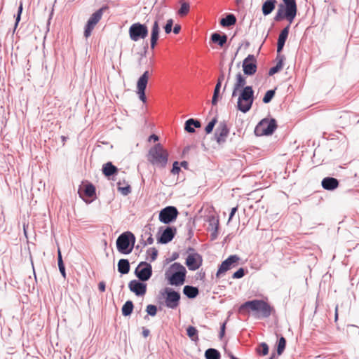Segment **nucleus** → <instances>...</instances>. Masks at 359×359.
I'll return each instance as SVG.
<instances>
[{
  "mask_svg": "<svg viewBox=\"0 0 359 359\" xmlns=\"http://www.w3.org/2000/svg\"><path fill=\"white\" fill-rule=\"evenodd\" d=\"M225 329H226V322L223 323L222 325H221L220 331L225 332Z\"/></svg>",
  "mask_w": 359,
  "mask_h": 359,
  "instance_id": "obj_62",
  "label": "nucleus"
},
{
  "mask_svg": "<svg viewBox=\"0 0 359 359\" xmlns=\"http://www.w3.org/2000/svg\"><path fill=\"white\" fill-rule=\"evenodd\" d=\"M186 274L185 267L180 263L175 262L166 270L165 276L170 285L180 286L184 284Z\"/></svg>",
  "mask_w": 359,
  "mask_h": 359,
  "instance_id": "obj_4",
  "label": "nucleus"
},
{
  "mask_svg": "<svg viewBox=\"0 0 359 359\" xmlns=\"http://www.w3.org/2000/svg\"><path fill=\"white\" fill-rule=\"evenodd\" d=\"M98 288H99L100 291L104 292L105 288H106L105 283L104 281L100 282L98 284Z\"/></svg>",
  "mask_w": 359,
  "mask_h": 359,
  "instance_id": "obj_54",
  "label": "nucleus"
},
{
  "mask_svg": "<svg viewBox=\"0 0 359 359\" xmlns=\"http://www.w3.org/2000/svg\"><path fill=\"white\" fill-rule=\"evenodd\" d=\"M84 194L88 197H93L95 195V187L91 184L88 183L86 184L83 189Z\"/></svg>",
  "mask_w": 359,
  "mask_h": 359,
  "instance_id": "obj_34",
  "label": "nucleus"
},
{
  "mask_svg": "<svg viewBox=\"0 0 359 359\" xmlns=\"http://www.w3.org/2000/svg\"><path fill=\"white\" fill-rule=\"evenodd\" d=\"M173 26V20L169 19L167 20L165 25L164 26V30L166 34H170L172 32V27Z\"/></svg>",
  "mask_w": 359,
  "mask_h": 359,
  "instance_id": "obj_47",
  "label": "nucleus"
},
{
  "mask_svg": "<svg viewBox=\"0 0 359 359\" xmlns=\"http://www.w3.org/2000/svg\"><path fill=\"white\" fill-rule=\"evenodd\" d=\"M135 274L140 281H147L152 276L151 265L146 262H141L136 267Z\"/></svg>",
  "mask_w": 359,
  "mask_h": 359,
  "instance_id": "obj_12",
  "label": "nucleus"
},
{
  "mask_svg": "<svg viewBox=\"0 0 359 359\" xmlns=\"http://www.w3.org/2000/svg\"><path fill=\"white\" fill-rule=\"evenodd\" d=\"M183 293L189 299L196 297L199 293L198 287L191 285H185L183 288Z\"/></svg>",
  "mask_w": 359,
  "mask_h": 359,
  "instance_id": "obj_29",
  "label": "nucleus"
},
{
  "mask_svg": "<svg viewBox=\"0 0 359 359\" xmlns=\"http://www.w3.org/2000/svg\"><path fill=\"white\" fill-rule=\"evenodd\" d=\"M178 214L176 207L167 206L160 211L158 218L162 223L168 224L177 219Z\"/></svg>",
  "mask_w": 359,
  "mask_h": 359,
  "instance_id": "obj_11",
  "label": "nucleus"
},
{
  "mask_svg": "<svg viewBox=\"0 0 359 359\" xmlns=\"http://www.w3.org/2000/svg\"><path fill=\"white\" fill-rule=\"evenodd\" d=\"M202 257L198 253L189 254L186 259V265L191 271L198 269L202 264Z\"/></svg>",
  "mask_w": 359,
  "mask_h": 359,
  "instance_id": "obj_18",
  "label": "nucleus"
},
{
  "mask_svg": "<svg viewBox=\"0 0 359 359\" xmlns=\"http://www.w3.org/2000/svg\"><path fill=\"white\" fill-rule=\"evenodd\" d=\"M219 228V220L214 216H211L208 219V231H212Z\"/></svg>",
  "mask_w": 359,
  "mask_h": 359,
  "instance_id": "obj_36",
  "label": "nucleus"
},
{
  "mask_svg": "<svg viewBox=\"0 0 359 359\" xmlns=\"http://www.w3.org/2000/svg\"><path fill=\"white\" fill-rule=\"evenodd\" d=\"M276 59L278 60L276 65L271 67L269 71V76H272L278 73L283 68L285 56L283 55H278Z\"/></svg>",
  "mask_w": 359,
  "mask_h": 359,
  "instance_id": "obj_28",
  "label": "nucleus"
},
{
  "mask_svg": "<svg viewBox=\"0 0 359 359\" xmlns=\"http://www.w3.org/2000/svg\"><path fill=\"white\" fill-rule=\"evenodd\" d=\"M257 352L259 355H266L269 353V346L266 343L262 342L257 348Z\"/></svg>",
  "mask_w": 359,
  "mask_h": 359,
  "instance_id": "obj_41",
  "label": "nucleus"
},
{
  "mask_svg": "<svg viewBox=\"0 0 359 359\" xmlns=\"http://www.w3.org/2000/svg\"><path fill=\"white\" fill-rule=\"evenodd\" d=\"M180 165H181L182 167L184 168L185 169H187V168H188V165H189V164H188V162H187V161H182V162L180 163Z\"/></svg>",
  "mask_w": 359,
  "mask_h": 359,
  "instance_id": "obj_61",
  "label": "nucleus"
},
{
  "mask_svg": "<svg viewBox=\"0 0 359 359\" xmlns=\"http://www.w3.org/2000/svg\"><path fill=\"white\" fill-rule=\"evenodd\" d=\"M150 331L149 329L142 327V335L144 337H147L149 335Z\"/></svg>",
  "mask_w": 359,
  "mask_h": 359,
  "instance_id": "obj_57",
  "label": "nucleus"
},
{
  "mask_svg": "<svg viewBox=\"0 0 359 359\" xmlns=\"http://www.w3.org/2000/svg\"><path fill=\"white\" fill-rule=\"evenodd\" d=\"M257 60L254 55H248L243 62V70L247 76L254 75L257 72Z\"/></svg>",
  "mask_w": 359,
  "mask_h": 359,
  "instance_id": "obj_15",
  "label": "nucleus"
},
{
  "mask_svg": "<svg viewBox=\"0 0 359 359\" xmlns=\"http://www.w3.org/2000/svg\"><path fill=\"white\" fill-rule=\"evenodd\" d=\"M148 32L147 26L140 22L133 23L130 25L128 30L129 36L133 41L144 39L148 36Z\"/></svg>",
  "mask_w": 359,
  "mask_h": 359,
  "instance_id": "obj_8",
  "label": "nucleus"
},
{
  "mask_svg": "<svg viewBox=\"0 0 359 359\" xmlns=\"http://www.w3.org/2000/svg\"><path fill=\"white\" fill-rule=\"evenodd\" d=\"M224 73H222L217 79V82H219L220 85H222V81L224 80Z\"/></svg>",
  "mask_w": 359,
  "mask_h": 359,
  "instance_id": "obj_59",
  "label": "nucleus"
},
{
  "mask_svg": "<svg viewBox=\"0 0 359 359\" xmlns=\"http://www.w3.org/2000/svg\"><path fill=\"white\" fill-rule=\"evenodd\" d=\"M245 274V270L243 268H240L232 275L233 279H239L243 278Z\"/></svg>",
  "mask_w": 359,
  "mask_h": 359,
  "instance_id": "obj_46",
  "label": "nucleus"
},
{
  "mask_svg": "<svg viewBox=\"0 0 359 359\" xmlns=\"http://www.w3.org/2000/svg\"><path fill=\"white\" fill-rule=\"evenodd\" d=\"M135 243V236L130 231L122 233L116 239V248L118 251L123 255L130 254Z\"/></svg>",
  "mask_w": 359,
  "mask_h": 359,
  "instance_id": "obj_6",
  "label": "nucleus"
},
{
  "mask_svg": "<svg viewBox=\"0 0 359 359\" xmlns=\"http://www.w3.org/2000/svg\"><path fill=\"white\" fill-rule=\"evenodd\" d=\"M227 35L224 33L220 34L214 32L211 34L210 40L212 43L218 44L220 47H223L227 41Z\"/></svg>",
  "mask_w": 359,
  "mask_h": 359,
  "instance_id": "obj_23",
  "label": "nucleus"
},
{
  "mask_svg": "<svg viewBox=\"0 0 359 359\" xmlns=\"http://www.w3.org/2000/svg\"><path fill=\"white\" fill-rule=\"evenodd\" d=\"M285 44L281 43V42H277V53H280L283 49V47H284ZM278 55H280V54H278Z\"/></svg>",
  "mask_w": 359,
  "mask_h": 359,
  "instance_id": "obj_53",
  "label": "nucleus"
},
{
  "mask_svg": "<svg viewBox=\"0 0 359 359\" xmlns=\"http://www.w3.org/2000/svg\"><path fill=\"white\" fill-rule=\"evenodd\" d=\"M246 79L241 74V73H238L236 76V82L233 85V91H232V97H236L238 95V91L245 88L246 86Z\"/></svg>",
  "mask_w": 359,
  "mask_h": 359,
  "instance_id": "obj_21",
  "label": "nucleus"
},
{
  "mask_svg": "<svg viewBox=\"0 0 359 359\" xmlns=\"http://www.w3.org/2000/svg\"><path fill=\"white\" fill-rule=\"evenodd\" d=\"M205 357L206 359H220L221 354L218 350L210 348L205 351Z\"/></svg>",
  "mask_w": 359,
  "mask_h": 359,
  "instance_id": "obj_32",
  "label": "nucleus"
},
{
  "mask_svg": "<svg viewBox=\"0 0 359 359\" xmlns=\"http://www.w3.org/2000/svg\"><path fill=\"white\" fill-rule=\"evenodd\" d=\"M217 117H214L208 123V125L205 126V131L207 134H210L212 132L213 130V128L215 126V124L217 123Z\"/></svg>",
  "mask_w": 359,
  "mask_h": 359,
  "instance_id": "obj_43",
  "label": "nucleus"
},
{
  "mask_svg": "<svg viewBox=\"0 0 359 359\" xmlns=\"http://www.w3.org/2000/svg\"><path fill=\"white\" fill-rule=\"evenodd\" d=\"M240 260V257L236 255H230L227 259L222 262L219 266L216 276L219 278L221 274L230 270L235 266L236 263Z\"/></svg>",
  "mask_w": 359,
  "mask_h": 359,
  "instance_id": "obj_16",
  "label": "nucleus"
},
{
  "mask_svg": "<svg viewBox=\"0 0 359 359\" xmlns=\"http://www.w3.org/2000/svg\"><path fill=\"white\" fill-rule=\"evenodd\" d=\"M160 26L158 20L156 19L152 25L151 29L150 46L151 49H154L157 45L159 39Z\"/></svg>",
  "mask_w": 359,
  "mask_h": 359,
  "instance_id": "obj_20",
  "label": "nucleus"
},
{
  "mask_svg": "<svg viewBox=\"0 0 359 359\" xmlns=\"http://www.w3.org/2000/svg\"><path fill=\"white\" fill-rule=\"evenodd\" d=\"M108 7L107 6H102L91 15L87 21L84 29L83 34L86 39L91 35L92 31L93 30L95 26L101 20L104 11Z\"/></svg>",
  "mask_w": 359,
  "mask_h": 359,
  "instance_id": "obj_9",
  "label": "nucleus"
},
{
  "mask_svg": "<svg viewBox=\"0 0 359 359\" xmlns=\"http://www.w3.org/2000/svg\"><path fill=\"white\" fill-rule=\"evenodd\" d=\"M177 229L175 226H166L158 237L157 241L159 243L167 244L174 238Z\"/></svg>",
  "mask_w": 359,
  "mask_h": 359,
  "instance_id": "obj_17",
  "label": "nucleus"
},
{
  "mask_svg": "<svg viewBox=\"0 0 359 359\" xmlns=\"http://www.w3.org/2000/svg\"><path fill=\"white\" fill-rule=\"evenodd\" d=\"M286 346V339L281 337L277 344V354L280 355L283 352Z\"/></svg>",
  "mask_w": 359,
  "mask_h": 359,
  "instance_id": "obj_37",
  "label": "nucleus"
},
{
  "mask_svg": "<svg viewBox=\"0 0 359 359\" xmlns=\"http://www.w3.org/2000/svg\"><path fill=\"white\" fill-rule=\"evenodd\" d=\"M118 171L117 167L114 165L111 162H107L102 166V172L107 177L117 174Z\"/></svg>",
  "mask_w": 359,
  "mask_h": 359,
  "instance_id": "obj_26",
  "label": "nucleus"
},
{
  "mask_svg": "<svg viewBox=\"0 0 359 359\" xmlns=\"http://www.w3.org/2000/svg\"><path fill=\"white\" fill-rule=\"evenodd\" d=\"M130 262L127 259H121L118 262V271L121 274H127L130 271Z\"/></svg>",
  "mask_w": 359,
  "mask_h": 359,
  "instance_id": "obj_30",
  "label": "nucleus"
},
{
  "mask_svg": "<svg viewBox=\"0 0 359 359\" xmlns=\"http://www.w3.org/2000/svg\"><path fill=\"white\" fill-rule=\"evenodd\" d=\"M229 134V129L225 121L219 122L217 127L214 137L219 144H223Z\"/></svg>",
  "mask_w": 359,
  "mask_h": 359,
  "instance_id": "obj_14",
  "label": "nucleus"
},
{
  "mask_svg": "<svg viewBox=\"0 0 359 359\" xmlns=\"http://www.w3.org/2000/svg\"><path fill=\"white\" fill-rule=\"evenodd\" d=\"M201 126L200 121L194 118H189L186 121L184 124V130L189 133L195 132V128H198Z\"/></svg>",
  "mask_w": 359,
  "mask_h": 359,
  "instance_id": "obj_24",
  "label": "nucleus"
},
{
  "mask_svg": "<svg viewBox=\"0 0 359 359\" xmlns=\"http://www.w3.org/2000/svg\"><path fill=\"white\" fill-rule=\"evenodd\" d=\"M187 334L192 340L198 339V330L195 327L189 326L187 329Z\"/></svg>",
  "mask_w": 359,
  "mask_h": 359,
  "instance_id": "obj_42",
  "label": "nucleus"
},
{
  "mask_svg": "<svg viewBox=\"0 0 359 359\" xmlns=\"http://www.w3.org/2000/svg\"><path fill=\"white\" fill-rule=\"evenodd\" d=\"M275 94L276 88L267 90L262 99L263 102L265 104L269 103L275 96Z\"/></svg>",
  "mask_w": 359,
  "mask_h": 359,
  "instance_id": "obj_39",
  "label": "nucleus"
},
{
  "mask_svg": "<svg viewBox=\"0 0 359 359\" xmlns=\"http://www.w3.org/2000/svg\"><path fill=\"white\" fill-rule=\"evenodd\" d=\"M247 310L255 312V316L258 319H265L276 313L273 306L263 299H253L244 302L238 308L239 313Z\"/></svg>",
  "mask_w": 359,
  "mask_h": 359,
  "instance_id": "obj_2",
  "label": "nucleus"
},
{
  "mask_svg": "<svg viewBox=\"0 0 359 359\" xmlns=\"http://www.w3.org/2000/svg\"><path fill=\"white\" fill-rule=\"evenodd\" d=\"M338 317H339V315H338V305H337L336 307H335V313H334V321L335 322L337 321Z\"/></svg>",
  "mask_w": 359,
  "mask_h": 359,
  "instance_id": "obj_60",
  "label": "nucleus"
},
{
  "mask_svg": "<svg viewBox=\"0 0 359 359\" xmlns=\"http://www.w3.org/2000/svg\"><path fill=\"white\" fill-rule=\"evenodd\" d=\"M236 23V18L232 13H228L226 16L221 19L220 25L224 27H229Z\"/></svg>",
  "mask_w": 359,
  "mask_h": 359,
  "instance_id": "obj_27",
  "label": "nucleus"
},
{
  "mask_svg": "<svg viewBox=\"0 0 359 359\" xmlns=\"http://www.w3.org/2000/svg\"><path fill=\"white\" fill-rule=\"evenodd\" d=\"M237 210H238V207L237 206L231 208V212L229 214V219H228L229 222L232 219L233 217L234 216V215L236 214Z\"/></svg>",
  "mask_w": 359,
  "mask_h": 359,
  "instance_id": "obj_51",
  "label": "nucleus"
},
{
  "mask_svg": "<svg viewBox=\"0 0 359 359\" xmlns=\"http://www.w3.org/2000/svg\"><path fill=\"white\" fill-rule=\"evenodd\" d=\"M283 4L278 5V11L274 17V20L280 22L286 19L289 25L282 29L279 34L278 41L285 43L287 39L290 24L293 22L297 13L296 0H283Z\"/></svg>",
  "mask_w": 359,
  "mask_h": 359,
  "instance_id": "obj_1",
  "label": "nucleus"
},
{
  "mask_svg": "<svg viewBox=\"0 0 359 359\" xmlns=\"http://www.w3.org/2000/svg\"><path fill=\"white\" fill-rule=\"evenodd\" d=\"M163 295H165V305L168 308L175 309L180 304V294L170 287H165Z\"/></svg>",
  "mask_w": 359,
  "mask_h": 359,
  "instance_id": "obj_10",
  "label": "nucleus"
},
{
  "mask_svg": "<svg viewBox=\"0 0 359 359\" xmlns=\"http://www.w3.org/2000/svg\"><path fill=\"white\" fill-rule=\"evenodd\" d=\"M276 4V0H266L262 7L263 15L266 16L271 13L275 9Z\"/></svg>",
  "mask_w": 359,
  "mask_h": 359,
  "instance_id": "obj_25",
  "label": "nucleus"
},
{
  "mask_svg": "<svg viewBox=\"0 0 359 359\" xmlns=\"http://www.w3.org/2000/svg\"><path fill=\"white\" fill-rule=\"evenodd\" d=\"M225 329H226V322L223 323L222 325H221L220 331L225 332Z\"/></svg>",
  "mask_w": 359,
  "mask_h": 359,
  "instance_id": "obj_63",
  "label": "nucleus"
},
{
  "mask_svg": "<svg viewBox=\"0 0 359 359\" xmlns=\"http://www.w3.org/2000/svg\"><path fill=\"white\" fill-rule=\"evenodd\" d=\"M22 10H23L22 2L20 1L19 6H18L17 15L15 16V27H16L18 26L19 22L20 21Z\"/></svg>",
  "mask_w": 359,
  "mask_h": 359,
  "instance_id": "obj_45",
  "label": "nucleus"
},
{
  "mask_svg": "<svg viewBox=\"0 0 359 359\" xmlns=\"http://www.w3.org/2000/svg\"><path fill=\"white\" fill-rule=\"evenodd\" d=\"M147 157L151 165L164 168L168 164L169 154L161 144L157 143L149 149Z\"/></svg>",
  "mask_w": 359,
  "mask_h": 359,
  "instance_id": "obj_3",
  "label": "nucleus"
},
{
  "mask_svg": "<svg viewBox=\"0 0 359 359\" xmlns=\"http://www.w3.org/2000/svg\"><path fill=\"white\" fill-rule=\"evenodd\" d=\"M224 334H225V332H224L220 331V332H219V339H222V338H223V337L224 336Z\"/></svg>",
  "mask_w": 359,
  "mask_h": 359,
  "instance_id": "obj_64",
  "label": "nucleus"
},
{
  "mask_svg": "<svg viewBox=\"0 0 359 359\" xmlns=\"http://www.w3.org/2000/svg\"><path fill=\"white\" fill-rule=\"evenodd\" d=\"M134 305L132 301L128 300L123 305L121 309L122 315L123 316H130L133 313Z\"/></svg>",
  "mask_w": 359,
  "mask_h": 359,
  "instance_id": "obj_31",
  "label": "nucleus"
},
{
  "mask_svg": "<svg viewBox=\"0 0 359 359\" xmlns=\"http://www.w3.org/2000/svg\"><path fill=\"white\" fill-rule=\"evenodd\" d=\"M149 76V72L147 70L140 76L137 82V93L139 95L140 100L143 102L147 101L145 90L148 83Z\"/></svg>",
  "mask_w": 359,
  "mask_h": 359,
  "instance_id": "obj_13",
  "label": "nucleus"
},
{
  "mask_svg": "<svg viewBox=\"0 0 359 359\" xmlns=\"http://www.w3.org/2000/svg\"><path fill=\"white\" fill-rule=\"evenodd\" d=\"M179 257V255L178 253L177 252H174L172 255V257L171 258L168 260L167 259V262H171V261H174L175 259H177Z\"/></svg>",
  "mask_w": 359,
  "mask_h": 359,
  "instance_id": "obj_58",
  "label": "nucleus"
},
{
  "mask_svg": "<svg viewBox=\"0 0 359 359\" xmlns=\"http://www.w3.org/2000/svg\"><path fill=\"white\" fill-rule=\"evenodd\" d=\"M128 287L130 290L137 296H142L147 292V284L142 283L140 280H133L130 281Z\"/></svg>",
  "mask_w": 359,
  "mask_h": 359,
  "instance_id": "obj_19",
  "label": "nucleus"
},
{
  "mask_svg": "<svg viewBox=\"0 0 359 359\" xmlns=\"http://www.w3.org/2000/svg\"><path fill=\"white\" fill-rule=\"evenodd\" d=\"M339 180L334 177H326L321 181L323 188L327 191H333L339 187Z\"/></svg>",
  "mask_w": 359,
  "mask_h": 359,
  "instance_id": "obj_22",
  "label": "nucleus"
},
{
  "mask_svg": "<svg viewBox=\"0 0 359 359\" xmlns=\"http://www.w3.org/2000/svg\"><path fill=\"white\" fill-rule=\"evenodd\" d=\"M210 231H211V234H210L211 240H212V241L215 240L218 236V229H214Z\"/></svg>",
  "mask_w": 359,
  "mask_h": 359,
  "instance_id": "obj_52",
  "label": "nucleus"
},
{
  "mask_svg": "<svg viewBox=\"0 0 359 359\" xmlns=\"http://www.w3.org/2000/svg\"><path fill=\"white\" fill-rule=\"evenodd\" d=\"M190 6L189 4L185 1L181 2V6L178 11V15L180 16H184L188 14L189 11Z\"/></svg>",
  "mask_w": 359,
  "mask_h": 359,
  "instance_id": "obj_38",
  "label": "nucleus"
},
{
  "mask_svg": "<svg viewBox=\"0 0 359 359\" xmlns=\"http://www.w3.org/2000/svg\"><path fill=\"white\" fill-rule=\"evenodd\" d=\"M222 85H220L219 82H217L216 86L214 89L213 96L212 98V104L216 105L218 102V99L219 97V92Z\"/></svg>",
  "mask_w": 359,
  "mask_h": 359,
  "instance_id": "obj_35",
  "label": "nucleus"
},
{
  "mask_svg": "<svg viewBox=\"0 0 359 359\" xmlns=\"http://www.w3.org/2000/svg\"><path fill=\"white\" fill-rule=\"evenodd\" d=\"M159 140V137L158 135H155V134H152L149 137V141L151 142V141H154V142H156Z\"/></svg>",
  "mask_w": 359,
  "mask_h": 359,
  "instance_id": "obj_55",
  "label": "nucleus"
},
{
  "mask_svg": "<svg viewBox=\"0 0 359 359\" xmlns=\"http://www.w3.org/2000/svg\"><path fill=\"white\" fill-rule=\"evenodd\" d=\"M180 30H181V26L180 25L177 24L174 26V27H173L174 34H179Z\"/></svg>",
  "mask_w": 359,
  "mask_h": 359,
  "instance_id": "obj_56",
  "label": "nucleus"
},
{
  "mask_svg": "<svg viewBox=\"0 0 359 359\" xmlns=\"http://www.w3.org/2000/svg\"><path fill=\"white\" fill-rule=\"evenodd\" d=\"M277 128V123L274 118H264L256 126L255 133L257 136L271 135Z\"/></svg>",
  "mask_w": 359,
  "mask_h": 359,
  "instance_id": "obj_7",
  "label": "nucleus"
},
{
  "mask_svg": "<svg viewBox=\"0 0 359 359\" xmlns=\"http://www.w3.org/2000/svg\"><path fill=\"white\" fill-rule=\"evenodd\" d=\"M181 169L179 165V163L177 161H175L172 164V168L171 169V173L173 175L178 174L180 172Z\"/></svg>",
  "mask_w": 359,
  "mask_h": 359,
  "instance_id": "obj_49",
  "label": "nucleus"
},
{
  "mask_svg": "<svg viewBox=\"0 0 359 359\" xmlns=\"http://www.w3.org/2000/svg\"><path fill=\"white\" fill-rule=\"evenodd\" d=\"M121 181L117 182L118 189V191L123 195V196H128L129 194L131 193V187L129 184H126L125 187H121Z\"/></svg>",
  "mask_w": 359,
  "mask_h": 359,
  "instance_id": "obj_40",
  "label": "nucleus"
},
{
  "mask_svg": "<svg viewBox=\"0 0 359 359\" xmlns=\"http://www.w3.org/2000/svg\"><path fill=\"white\" fill-rule=\"evenodd\" d=\"M237 109L243 113L248 112L254 102V90L250 86H247L238 93Z\"/></svg>",
  "mask_w": 359,
  "mask_h": 359,
  "instance_id": "obj_5",
  "label": "nucleus"
},
{
  "mask_svg": "<svg viewBox=\"0 0 359 359\" xmlns=\"http://www.w3.org/2000/svg\"><path fill=\"white\" fill-rule=\"evenodd\" d=\"M144 236H148V238H147L146 241H143L144 245L145 246L147 245H151L154 243L152 234L150 232L146 231L144 232Z\"/></svg>",
  "mask_w": 359,
  "mask_h": 359,
  "instance_id": "obj_48",
  "label": "nucleus"
},
{
  "mask_svg": "<svg viewBox=\"0 0 359 359\" xmlns=\"http://www.w3.org/2000/svg\"><path fill=\"white\" fill-rule=\"evenodd\" d=\"M151 252L150 255H151V262H153L154 261L157 256H158V250L154 248H150L147 252Z\"/></svg>",
  "mask_w": 359,
  "mask_h": 359,
  "instance_id": "obj_50",
  "label": "nucleus"
},
{
  "mask_svg": "<svg viewBox=\"0 0 359 359\" xmlns=\"http://www.w3.org/2000/svg\"><path fill=\"white\" fill-rule=\"evenodd\" d=\"M57 264H58V268H59L60 272L61 273L62 277L64 278H66L65 266V264H64V262L62 260V255H61V252H60V249H58V251H57Z\"/></svg>",
  "mask_w": 359,
  "mask_h": 359,
  "instance_id": "obj_33",
  "label": "nucleus"
},
{
  "mask_svg": "<svg viewBox=\"0 0 359 359\" xmlns=\"http://www.w3.org/2000/svg\"><path fill=\"white\" fill-rule=\"evenodd\" d=\"M146 311L147 313V315H149L151 316H154L156 315V313H157V307L155 305L149 304L147 306Z\"/></svg>",
  "mask_w": 359,
  "mask_h": 359,
  "instance_id": "obj_44",
  "label": "nucleus"
}]
</instances>
